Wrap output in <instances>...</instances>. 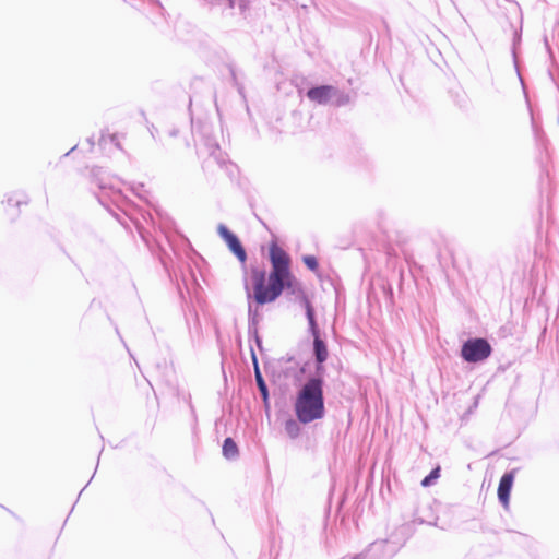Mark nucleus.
<instances>
[{
    "instance_id": "f257e3e1",
    "label": "nucleus",
    "mask_w": 559,
    "mask_h": 559,
    "mask_svg": "<svg viewBox=\"0 0 559 559\" xmlns=\"http://www.w3.org/2000/svg\"><path fill=\"white\" fill-rule=\"evenodd\" d=\"M270 260L272 271L267 278V285H265V273L263 271L253 270L251 273L254 300L260 305L272 302L282 294L284 288H287L294 295L301 294V285L289 270L290 259L288 254L273 243L270 247Z\"/></svg>"
},
{
    "instance_id": "f03ea898",
    "label": "nucleus",
    "mask_w": 559,
    "mask_h": 559,
    "mask_svg": "<svg viewBox=\"0 0 559 559\" xmlns=\"http://www.w3.org/2000/svg\"><path fill=\"white\" fill-rule=\"evenodd\" d=\"M321 369L319 366L318 373ZM294 412L301 424H310L324 417L323 379L320 374L299 385L294 400Z\"/></svg>"
},
{
    "instance_id": "7ed1b4c3",
    "label": "nucleus",
    "mask_w": 559,
    "mask_h": 559,
    "mask_svg": "<svg viewBox=\"0 0 559 559\" xmlns=\"http://www.w3.org/2000/svg\"><path fill=\"white\" fill-rule=\"evenodd\" d=\"M491 347L484 338L469 340L462 347V357L468 362H477L489 357Z\"/></svg>"
},
{
    "instance_id": "20e7f679",
    "label": "nucleus",
    "mask_w": 559,
    "mask_h": 559,
    "mask_svg": "<svg viewBox=\"0 0 559 559\" xmlns=\"http://www.w3.org/2000/svg\"><path fill=\"white\" fill-rule=\"evenodd\" d=\"M302 304H304V307L306 310V316H307V319L309 322V330H310L312 336L314 337L316 358H317V361L321 365L328 358V349H326L324 342L322 340H320V337H319V331H318V326H317V323L314 320V313H313V309L311 307L310 301L304 297Z\"/></svg>"
},
{
    "instance_id": "39448f33",
    "label": "nucleus",
    "mask_w": 559,
    "mask_h": 559,
    "mask_svg": "<svg viewBox=\"0 0 559 559\" xmlns=\"http://www.w3.org/2000/svg\"><path fill=\"white\" fill-rule=\"evenodd\" d=\"M219 236L226 241L228 248L235 255L243 262L246 260V252L240 245L238 238L231 234L227 227L223 224H221L217 228Z\"/></svg>"
},
{
    "instance_id": "423d86ee",
    "label": "nucleus",
    "mask_w": 559,
    "mask_h": 559,
    "mask_svg": "<svg viewBox=\"0 0 559 559\" xmlns=\"http://www.w3.org/2000/svg\"><path fill=\"white\" fill-rule=\"evenodd\" d=\"M337 90L333 86L323 85L310 88L307 93V96L310 100L316 102L318 104H325L331 100L334 96H336Z\"/></svg>"
},
{
    "instance_id": "0eeeda50",
    "label": "nucleus",
    "mask_w": 559,
    "mask_h": 559,
    "mask_svg": "<svg viewBox=\"0 0 559 559\" xmlns=\"http://www.w3.org/2000/svg\"><path fill=\"white\" fill-rule=\"evenodd\" d=\"M514 480V472L506 473L499 483L498 497L500 502L507 507L509 503L510 491Z\"/></svg>"
},
{
    "instance_id": "6e6552de",
    "label": "nucleus",
    "mask_w": 559,
    "mask_h": 559,
    "mask_svg": "<svg viewBox=\"0 0 559 559\" xmlns=\"http://www.w3.org/2000/svg\"><path fill=\"white\" fill-rule=\"evenodd\" d=\"M237 453H238V448H237L236 443L233 441V439L227 438L223 444L224 456L227 459H233L237 455Z\"/></svg>"
},
{
    "instance_id": "1a4fd4ad",
    "label": "nucleus",
    "mask_w": 559,
    "mask_h": 559,
    "mask_svg": "<svg viewBox=\"0 0 559 559\" xmlns=\"http://www.w3.org/2000/svg\"><path fill=\"white\" fill-rule=\"evenodd\" d=\"M285 431L289 438L295 439L300 433V426L295 419H288L285 423Z\"/></svg>"
},
{
    "instance_id": "9d476101",
    "label": "nucleus",
    "mask_w": 559,
    "mask_h": 559,
    "mask_svg": "<svg viewBox=\"0 0 559 559\" xmlns=\"http://www.w3.org/2000/svg\"><path fill=\"white\" fill-rule=\"evenodd\" d=\"M255 378H257V383H258L259 390H260L262 397L264 400V403L267 407L269 406L267 405V400H269L267 388H266V384H265L263 378L261 377L258 368H255Z\"/></svg>"
},
{
    "instance_id": "9b49d317",
    "label": "nucleus",
    "mask_w": 559,
    "mask_h": 559,
    "mask_svg": "<svg viewBox=\"0 0 559 559\" xmlns=\"http://www.w3.org/2000/svg\"><path fill=\"white\" fill-rule=\"evenodd\" d=\"M439 472H440L439 468L433 469L428 476H426L423 479L421 485L425 487L429 486L432 480H435L439 477Z\"/></svg>"
},
{
    "instance_id": "f8f14e48",
    "label": "nucleus",
    "mask_w": 559,
    "mask_h": 559,
    "mask_svg": "<svg viewBox=\"0 0 559 559\" xmlns=\"http://www.w3.org/2000/svg\"><path fill=\"white\" fill-rule=\"evenodd\" d=\"M304 263L309 267L311 271H316L318 267L317 259L312 255H306L304 257Z\"/></svg>"
}]
</instances>
